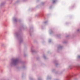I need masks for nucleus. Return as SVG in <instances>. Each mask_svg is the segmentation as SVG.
<instances>
[{
  "mask_svg": "<svg viewBox=\"0 0 80 80\" xmlns=\"http://www.w3.org/2000/svg\"><path fill=\"white\" fill-rule=\"evenodd\" d=\"M80 57V56H79L78 57V58H79Z\"/></svg>",
  "mask_w": 80,
  "mask_h": 80,
  "instance_id": "2",
  "label": "nucleus"
},
{
  "mask_svg": "<svg viewBox=\"0 0 80 80\" xmlns=\"http://www.w3.org/2000/svg\"><path fill=\"white\" fill-rule=\"evenodd\" d=\"M55 0L53 1V3H55Z\"/></svg>",
  "mask_w": 80,
  "mask_h": 80,
  "instance_id": "1",
  "label": "nucleus"
}]
</instances>
